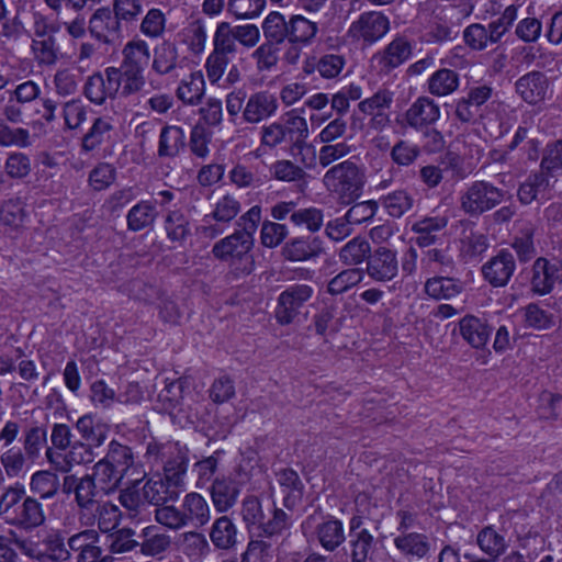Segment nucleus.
Returning a JSON list of instances; mask_svg holds the SVG:
<instances>
[{
  "label": "nucleus",
  "instance_id": "c756f323",
  "mask_svg": "<svg viewBox=\"0 0 562 562\" xmlns=\"http://www.w3.org/2000/svg\"><path fill=\"white\" fill-rule=\"evenodd\" d=\"M123 68H131L143 71L149 64L150 53L148 45L144 41L128 42L123 48Z\"/></svg>",
  "mask_w": 562,
  "mask_h": 562
},
{
  "label": "nucleus",
  "instance_id": "72a5a7b5",
  "mask_svg": "<svg viewBox=\"0 0 562 562\" xmlns=\"http://www.w3.org/2000/svg\"><path fill=\"white\" fill-rule=\"evenodd\" d=\"M476 543L492 560H497L507 548L505 538L491 526L484 527L477 533Z\"/></svg>",
  "mask_w": 562,
  "mask_h": 562
},
{
  "label": "nucleus",
  "instance_id": "ea45409f",
  "mask_svg": "<svg viewBox=\"0 0 562 562\" xmlns=\"http://www.w3.org/2000/svg\"><path fill=\"white\" fill-rule=\"evenodd\" d=\"M371 254V247L368 240L361 237H356L349 240L339 252L340 260L349 266H356L362 261H368Z\"/></svg>",
  "mask_w": 562,
  "mask_h": 562
},
{
  "label": "nucleus",
  "instance_id": "5701e85b",
  "mask_svg": "<svg viewBox=\"0 0 562 562\" xmlns=\"http://www.w3.org/2000/svg\"><path fill=\"white\" fill-rule=\"evenodd\" d=\"M186 147V135L181 127L167 125L162 127L158 142V157L175 158Z\"/></svg>",
  "mask_w": 562,
  "mask_h": 562
},
{
  "label": "nucleus",
  "instance_id": "09e8293b",
  "mask_svg": "<svg viewBox=\"0 0 562 562\" xmlns=\"http://www.w3.org/2000/svg\"><path fill=\"white\" fill-rule=\"evenodd\" d=\"M382 205L390 216L400 218L413 206V198L405 190H396L385 195Z\"/></svg>",
  "mask_w": 562,
  "mask_h": 562
},
{
  "label": "nucleus",
  "instance_id": "8fccbe9b",
  "mask_svg": "<svg viewBox=\"0 0 562 562\" xmlns=\"http://www.w3.org/2000/svg\"><path fill=\"white\" fill-rule=\"evenodd\" d=\"M373 543L374 538L368 529H361L351 537L349 541L351 562H367Z\"/></svg>",
  "mask_w": 562,
  "mask_h": 562
},
{
  "label": "nucleus",
  "instance_id": "49530a36",
  "mask_svg": "<svg viewBox=\"0 0 562 562\" xmlns=\"http://www.w3.org/2000/svg\"><path fill=\"white\" fill-rule=\"evenodd\" d=\"M189 459L183 453H178L168 460L164 467V480L179 491L183 485V476L188 470Z\"/></svg>",
  "mask_w": 562,
  "mask_h": 562
},
{
  "label": "nucleus",
  "instance_id": "f704fd0d",
  "mask_svg": "<svg viewBox=\"0 0 562 562\" xmlns=\"http://www.w3.org/2000/svg\"><path fill=\"white\" fill-rule=\"evenodd\" d=\"M143 541L139 542L140 552L146 555H156L165 552L171 544L168 535L159 532L156 526H149L143 530Z\"/></svg>",
  "mask_w": 562,
  "mask_h": 562
},
{
  "label": "nucleus",
  "instance_id": "7ed1b4c3",
  "mask_svg": "<svg viewBox=\"0 0 562 562\" xmlns=\"http://www.w3.org/2000/svg\"><path fill=\"white\" fill-rule=\"evenodd\" d=\"M254 237L237 229L234 234L215 243L212 254L216 259L228 261L237 276H248L254 271L255 259L251 255Z\"/></svg>",
  "mask_w": 562,
  "mask_h": 562
},
{
  "label": "nucleus",
  "instance_id": "4468645a",
  "mask_svg": "<svg viewBox=\"0 0 562 562\" xmlns=\"http://www.w3.org/2000/svg\"><path fill=\"white\" fill-rule=\"evenodd\" d=\"M323 241L317 236H300L289 239L281 248V256L291 262L316 259L323 254Z\"/></svg>",
  "mask_w": 562,
  "mask_h": 562
},
{
  "label": "nucleus",
  "instance_id": "a18cd8bd",
  "mask_svg": "<svg viewBox=\"0 0 562 562\" xmlns=\"http://www.w3.org/2000/svg\"><path fill=\"white\" fill-rule=\"evenodd\" d=\"M104 459L110 463H113V465L124 474H126L134 464V453L132 448L122 445L116 440H112L109 443V449Z\"/></svg>",
  "mask_w": 562,
  "mask_h": 562
},
{
  "label": "nucleus",
  "instance_id": "a878e982",
  "mask_svg": "<svg viewBox=\"0 0 562 562\" xmlns=\"http://www.w3.org/2000/svg\"><path fill=\"white\" fill-rule=\"evenodd\" d=\"M394 546L406 557L425 558L430 551L428 537L419 532H404L394 539Z\"/></svg>",
  "mask_w": 562,
  "mask_h": 562
},
{
  "label": "nucleus",
  "instance_id": "c9c22d12",
  "mask_svg": "<svg viewBox=\"0 0 562 562\" xmlns=\"http://www.w3.org/2000/svg\"><path fill=\"white\" fill-rule=\"evenodd\" d=\"M288 20L277 11L270 12L262 23L265 38L276 44H282L285 40L288 41Z\"/></svg>",
  "mask_w": 562,
  "mask_h": 562
},
{
  "label": "nucleus",
  "instance_id": "f257e3e1",
  "mask_svg": "<svg viewBox=\"0 0 562 562\" xmlns=\"http://www.w3.org/2000/svg\"><path fill=\"white\" fill-rule=\"evenodd\" d=\"M0 517L8 525L25 531H32L45 522L43 504L35 497L26 496L21 483H15L2 493Z\"/></svg>",
  "mask_w": 562,
  "mask_h": 562
},
{
  "label": "nucleus",
  "instance_id": "5fc2aeb1",
  "mask_svg": "<svg viewBox=\"0 0 562 562\" xmlns=\"http://www.w3.org/2000/svg\"><path fill=\"white\" fill-rule=\"evenodd\" d=\"M32 52L40 65H54L58 59V47L55 37L47 40H32Z\"/></svg>",
  "mask_w": 562,
  "mask_h": 562
},
{
  "label": "nucleus",
  "instance_id": "473e14b6",
  "mask_svg": "<svg viewBox=\"0 0 562 562\" xmlns=\"http://www.w3.org/2000/svg\"><path fill=\"white\" fill-rule=\"evenodd\" d=\"M157 216L156 207L147 201L135 204L127 213V228L132 232H139L150 226Z\"/></svg>",
  "mask_w": 562,
  "mask_h": 562
},
{
  "label": "nucleus",
  "instance_id": "9b49d317",
  "mask_svg": "<svg viewBox=\"0 0 562 562\" xmlns=\"http://www.w3.org/2000/svg\"><path fill=\"white\" fill-rule=\"evenodd\" d=\"M368 276L376 282L393 280L398 272L396 251L385 246H379L368 257Z\"/></svg>",
  "mask_w": 562,
  "mask_h": 562
},
{
  "label": "nucleus",
  "instance_id": "2f4dec72",
  "mask_svg": "<svg viewBox=\"0 0 562 562\" xmlns=\"http://www.w3.org/2000/svg\"><path fill=\"white\" fill-rule=\"evenodd\" d=\"M282 125L286 142L291 143L293 147L301 149L308 136L306 120L294 114V111H292L284 115Z\"/></svg>",
  "mask_w": 562,
  "mask_h": 562
},
{
  "label": "nucleus",
  "instance_id": "864d4df0",
  "mask_svg": "<svg viewBox=\"0 0 562 562\" xmlns=\"http://www.w3.org/2000/svg\"><path fill=\"white\" fill-rule=\"evenodd\" d=\"M165 228L171 241H182L190 235L189 221L180 211H171L167 215Z\"/></svg>",
  "mask_w": 562,
  "mask_h": 562
},
{
  "label": "nucleus",
  "instance_id": "bb28decb",
  "mask_svg": "<svg viewBox=\"0 0 562 562\" xmlns=\"http://www.w3.org/2000/svg\"><path fill=\"white\" fill-rule=\"evenodd\" d=\"M210 538L215 548L221 550L232 549L237 542V529L227 516L217 518L211 528Z\"/></svg>",
  "mask_w": 562,
  "mask_h": 562
},
{
  "label": "nucleus",
  "instance_id": "aec40b11",
  "mask_svg": "<svg viewBox=\"0 0 562 562\" xmlns=\"http://www.w3.org/2000/svg\"><path fill=\"white\" fill-rule=\"evenodd\" d=\"M315 533L322 548L328 552H334L346 541L342 521L330 515L316 526Z\"/></svg>",
  "mask_w": 562,
  "mask_h": 562
},
{
  "label": "nucleus",
  "instance_id": "7c9ffc66",
  "mask_svg": "<svg viewBox=\"0 0 562 562\" xmlns=\"http://www.w3.org/2000/svg\"><path fill=\"white\" fill-rule=\"evenodd\" d=\"M463 290L460 280L447 277H434L426 281V293L436 300H450Z\"/></svg>",
  "mask_w": 562,
  "mask_h": 562
},
{
  "label": "nucleus",
  "instance_id": "4c0bfd02",
  "mask_svg": "<svg viewBox=\"0 0 562 562\" xmlns=\"http://www.w3.org/2000/svg\"><path fill=\"white\" fill-rule=\"evenodd\" d=\"M113 126L109 120L97 117L92 126L82 138L81 148L85 151H92L101 144L109 140Z\"/></svg>",
  "mask_w": 562,
  "mask_h": 562
},
{
  "label": "nucleus",
  "instance_id": "412c9836",
  "mask_svg": "<svg viewBox=\"0 0 562 562\" xmlns=\"http://www.w3.org/2000/svg\"><path fill=\"white\" fill-rule=\"evenodd\" d=\"M412 55V45L403 36L395 37L379 57L381 71L389 74L404 64Z\"/></svg>",
  "mask_w": 562,
  "mask_h": 562
},
{
  "label": "nucleus",
  "instance_id": "20e7f679",
  "mask_svg": "<svg viewBox=\"0 0 562 562\" xmlns=\"http://www.w3.org/2000/svg\"><path fill=\"white\" fill-rule=\"evenodd\" d=\"M507 192L485 180L473 181L460 196V207L470 217H479L494 210Z\"/></svg>",
  "mask_w": 562,
  "mask_h": 562
},
{
  "label": "nucleus",
  "instance_id": "13d9d810",
  "mask_svg": "<svg viewBox=\"0 0 562 562\" xmlns=\"http://www.w3.org/2000/svg\"><path fill=\"white\" fill-rule=\"evenodd\" d=\"M135 532L132 529L123 528L106 537L111 553H125L139 547V542L134 539Z\"/></svg>",
  "mask_w": 562,
  "mask_h": 562
},
{
  "label": "nucleus",
  "instance_id": "f3484780",
  "mask_svg": "<svg viewBox=\"0 0 562 562\" xmlns=\"http://www.w3.org/2000/svg\"><path fill=\"white\" fill-rule=\"evenodd\" d=\"M440 117V109L428 97H419L405 112L407 125L415 130H424L437 122Z\"/></svg>",
  "mask_w": 562,
  "mask_h": 562
},
{
  "label": "nucleus",
  "instance_id": "a211bd4d",
  "mask_svg": "<svg viewBox=\"0 0 562 562\" xmlns=\"http://www.w3.org/2000/svg\"><path fill=\"white\" fill-rule=\"evenodd\" d=\"M277 109V98L267 91H259L249 97L243 111V119L247 123H259L274 114Z\"/></svg>",
  "mask_w": 562,
  "mask_h": 562
},
{
  "label": "nucleus",
  "instance_id": "4d7b16f0",
  "mask_svg": "<svg viewBox=\"0 0 562 562\" xmlns=\"http://www.w3.org/2000/svg\"><path fill=\"white\" fill-rule=\"evenodd\" d=\"M266 0H228L227 11L237 19H254L265 9Z\"/></svg>",
  "mask_w": 562,
  "mask_h": 562
},
{
  "label": "nucleus",
  "instance_id": "052dcab7",
  "mask_svg": "<svg viewBox=\"0 0 562 562\" xmlns=\"http://www.w3.org/2000/svg\"><path fill=\"white\" fill-rule=\"evenodd\" d=\"M540 168L551 177H554L562 169V139L547 145Z\"/></svg>",
  "mask_w": 562,
  "mask_h": 562
},
{
  "label": "nucleus",
  "instance_id": "dca6fc26",
  "mask_svg": "<svg viewBox=\"0 0 562 562\" xmlns=\"http://www.w3.org/2000/svg\"><path fill=\"white\" fill-rule=\"evenodd\" d=\"M240 490V483L233 477L224 475L215 477L210 487L215 509L218 513L229 510L237 503Z\"/></svg>",
  "mask_w": 562,
  "mask_h": 562
},
{
  "label": "nucleus",
  "instance_id": "58836bf2",
  "mask_svg": "<svg viewBox=\"0 0 562 562\" xmlns=\"http://www.w3.org/2000/svg\"><path fill=\"white\" fill-rule=\"evenodd\" d=\"M116 79L119 82V93L122 97H130L139 92L145 86L144 72L131 68H116Z\"/></svg>",
  "mask_w": 562,
  "mask_h": 562
},
{
  "label": "nucleus",
  "instance_id": "de8ad7c7",
  "mask_svg": "<svg viewBox=\"0 0 562 562\" xmlns=\"http://www.w3.org/2000/svg\"><path fill=\"white\" fill-rule=\"evenodd\" d=\"M47 443V431L44 427L34 426L24 432L23 451L29 460L34 461Z\"/></svg>",
  "mask_w": 562,
  "mask_h": 562
},
{
  "label": "nucleus",
  "instance_id": "69168bd1",
  "mask_svg": "<svg viewBox=\"0 0 562 562\" xmlns=\"http://www.w3.org/2000/svg\"><path fill=\"white\" fill-rule=\"evenodd\" d=\"M525 322L529 327L543 330L553 325V316L537 304L530 303L525 307Z\"/></svg>",
  "mask_w": 562,
  "mask_h": 562
},
{
  "label": "nucleus",
  "instance_id": "c03bdc74",
  "mask_svg": "<svg viewBox=\"0 0 562 562\" xmlns=\"http://www.w3.org/2000/svg\"><path fill=\"white\" fill-rule=\"evenodd\" d=\"M30 488L42 499H49L58 491L57 475L48 471H37L31 476Z\"/></svg>",
  "mask_w": 562,
  "mask_h": 562
},
{
  "label": "nucleus",
  "instance_id": "37998d69",
  "mask_svg": "<svg viewBox=\"0 0 562 562\" xmlns=\"http://www.w3.org/2000/svg\"><path fill=\"white\" fill-rule=\"evenodd\" d=\"M204 93V79L200 72L189 76L181 81L177 89V97L187 104H196Z\"/></svg>",
  "mask_w": 562,
  "mask_h": 562
},
{
  "label": "nucleus",
  "instance_id": "338daca9",
  "mask_svg": "<svg viewBox=\"0 0 562 562\" xmlns=\"http://www.w3.org/2000/svg\"><path fill=\"white\" fill-rule=\"evenodd\" d=\"M463 40L472 49L482 50L490 42V30L482 24L473 23L464 30Z\"/></svg>",
  "mask_w": 562,
  "mask_h": 562
},
{
  "label": "nucleus",
  "instance_id": "6e6d98bb",
  "mask_svg": "<svg viewBox=\"0 0 562 562\" xmlns=\"http://www.w3.org/2000/svg\"><path fill=\"white\" fill-rule=\"evenodd\" d=\"M291 526V516L283 509L273 507L272 517L267 521L261 520L259 528L266 537H274L281 535Z\"/></svg>",
  "mask_w": 562,
  "mask_h": 562
},
{
  "label": "nucleus",
  "instance_id": "cd10ccee",
  "mask_svg": "<svg viewBox=\"0 0 562 562\" xmlns=\"http://www.w3.org/2000/svg\"><path fill=\"white\" fill-rule=\"evenodd\" d=\"M288 41L293 45L310 44L318 31V26L315 22L310 21L308 19L300 14L291 15L290 19L288 20Z\"/></svg>",
  "mask_w": 562,
  "mask_h": 562
},
{
  "label": "nucleus",
  "instance_id": "ddd939ff",
  "mask_svg": "<svg viewBox=\"0 0 562 562\" xmlns=\"http://www.w3.org/2000/svg\"><path fill=\"white\" fill-rule=\"evenodd\" d=\"M61 492L66 495L74 494L75 502L81 509H91L95 504L94 498L98 494L95 481L90 474L83 476L68 474L64 476Z\"/></svg>",
  "mask_w": 562,
  "mask_h": 562
},
{
  "label": "nucleus",
  "instance_id": "f03ea898",
  "mask_svg": "<svg viewBox=\"0 0 562 562\" xmlns=\"http://www.w3.org/2000/svg\"><path fill=\"white\" fill-rule=\"evenodd\" d=\"M323 181L340 204L350 205L362 195L366 175L357 164L345 160L328 169Z\"/></svg>",
  "mask_w": 562,
  "mask_h": 562
},
{
  "label": "nucleus",
  "instance_id": "6e6552de",
  "mask_svg": "<svg viewBox=\"0 0 562 562\" xmlns=\"http://www.w3.org/2000/svg\"><path fill=\"white\" fill-rule=\"evenodd\" d=\"M562 283V261L538 257L531 266L530 289L543 296L550 294L555 284Z\"/></svg>",
  "mask_w": 562,
  "mask_h": 562
},
{
  "label": "nucleus",
  "instance_id": "a19ab883",
  "mask_svg": "<svg viewBox=\"0 0 562 562\" xmlns=\"http://www.w3.org/2000/svg\"><path fill=\"white\" fill-rule=\"evenodd\" d=\"M124 475L125 474L115 468L113 463H110L103 458L94 464L93 474L91 476L103 484V490L112 491L120 486Z\"/></svg>",
  "mask_w": 562,
  "mask_h": 562
},
{
  "label": "nucleus",
  "instance_id": "c85d7f7f",
  "mask_svg": "<svg viewBox=\"0 0 562 562\" xmlns=\"http://www.w3.org/2000/svg\"><path fill=\"white\" fill-rule=\"evenodd\" d=\"M178 59L176 43L164 41L154 48L153 69L159 75L170 74L177 68Z\"/></svg>",
  "mask_w": 562,
  "mask_h": 562
},
{
  "label": "nucleus",
  "instance_id": "3c124183",
  "mask_svg": "<svg viewBox=\"0 0 562 562\" xmlns=\"http://www.w3.org/2000/svg\"><path fill=\"white\" fill-rule=\"evenodd\" d=\"M363 278V270L358 268H350L341 271L334 277L328 285L327 291L330 294H341L349 290L351 286L358 284Z\"/></svg>",
  "mask_w": 562,
  "mask_h": 562
},
{
  "label": "nucleus",
  "instance_id": "393cba45",
  "mask_svg": "<svg viewBox=\"0 0 562 562\" xmlns=\"http://www.w3.org/2000/svg\"><path fill=\"white\" fill-rule=\"evenodd\" d=\"M183 514L187 525L204 526L211 518L206 499L198 493L187 494L183 501Z\"/></svg>",
  "mask_w": 562,
  "mask_h": 562
},
{
  "label": "nucleus",
  "instance_id": "1a4fd4ad",
  "mask_svg": "<svg viewBox=\"0 0 562 562\" xmlns=\"http://www.w3.org/2000/svg\"><path fill=\"white\" fill-rule=\"evenodd\" d=\"M516 270L514 252L502 248L482 268L484 279L494 288L506 286Z\"/></svg>",
  "mask_w": 562,
  "mask_h": 562
},
{
  "label": "nucleus",
  "instance_id": "0eeeda50",
  "mask_svg": "<svg viewBox=\"0 0 562 562\" xmlns=\"http://www.w3.org/2000/svg\"><path fill=\"white\" fill-rule=\"evenodd\" d=\"M19 434L20 425L14 420H8L0 430V443L3 448L0 467L9 477L19 476L29 460L23 449L13 445Z\"/></svg>",
  "mask_w": 562,
  "mask_h": 562
},
{
  "label": "nucleus",
  "instance_id": "f8f14e48",
  "mask_svg": "<svg viewBox=\"0 0 562 562\" xmlns=\"http://www.w3.org/2000/svg\"><path fill=\"white\" fill-rule=\"evenodd\" d=\"M390 27L389 19L381 12H364L349 27V35L373 43L381 38Z\"/></svg>",
  "mask_w": 562,
  "mask_h": 562
},
{
  "label": "nucleus",
  "instance_id": "b1692460",
  "mask_svg": "<svg viewBox=\"0 0 562 562\" xmlns=\"http://www.w3.org/2000/svg\"><path fill=\"white\" fill-rule=\"evenodd\" d=\"M278 482L282 487L289 490L283 497V506L290 510L294 509L303 498L304 484L293 469H282L277 473Z\"/></svg>",
  "mask_w": 562,
  "mask_h": 562
},
{
  "label": "nucleus",
  "instance_id": "6ab92c4d",
  "mask_svg": "<svg viewBox=\"0 0 562 562\" xmlns=\"http://www.w3.org/2000/svg\"><path fill=\"white\" fill-rule=\"evenodd\" d=\"M462 338L473 348H483L492 335V327L486 321L467 315L459 322Z\"/></svg>",
  "mask_w": 562,
  "mask_h": 562
},
{
  "label": "nucleus",
  "instance_id": "bf43d9fd",
  "mask_svg": "<svg viewBox=\"0 0 562 562\" xmlns=\"http://www.w3.org/2000/svg\"><path fill=\"white\" fill-rule=\"evenodd\" d=\"M236 38L233 27L228 22H221L215 31L213 45L214 50L223 54H232L236 52Z\"/></svg>",
  "mask_w": 562,
  "mask_h": 562
},
{
  "label": "nucleus",
  "instance_id": "e2e57ef3",
  "mask_svg": "<svg viewBox=\"0 0 562 562\" xmlns=\"http://www.w3.org/2000/svg\"><path fill=\"white\" fill-rule=\"evenodd\" d=\"M517 9L514 5L507 7L502 15L488 24L490 43H497L516 20Z\"/></svg>",
  "mask_w": 562,
  "mask_h": 562
},
{
  "label": "nucleus",
  "instance_id": "9d476101",
  "mask_svg": "<svg viewBox=\"0 0 562 562\" xmlns=\"http://www.w3.org/2000/svg\"><path fill=\"white\" fill-rule=\"evenodd\" d=\"M116 67H108L104 74L94 72L89 76L83 93L94 104L101 105L106 99H115L119 94V82L116 75Z\"/></svg>",
  "mask_w": 562,
  "mask_h": 562
},
{
  "label": "nucleus",
  "instance_id": "774afa93",
  "mask_svg": "<svg viewBox=\"0 0 562 562\" xmlns=\"http://www.w3.org/2000/svg\"><path fill=\"white\" fill-rule=\"evenodd\" d=\"M288 235V228L283 224L265 222L261 227V243L273 248L280 245Z\"/></svg>",
  "mask_w": 562,
  "mask_h": 562
},
{
  "label": "nucleus",
  "instance_id": "2eb2a0df",
  "mask_svg": "<svg viewBox=\"0 0 562 562\" xmlns=\"http://www.w3.org/2000/svg\"><path fill=\"white\" fill-rule=\"evenodd\" d=\"M549 80L541 71H530L515 82L516 93L528 104L536 105L546 99Z\"/></svg>",
  "mask_w": 562,
  "mask_h": 562
},
{
  "label": "nucleus",
  "instance_id": "423d86ee",
  "mask_svg": "<svg viewBox=\"0 0 562 562\" xmlns=\"http://www.w3.org/2000/svg\"><path fill=\"white\" fill-rule=\"evenodd\" d=\"M314 290L305 283H294L283 290L274 308V317L278 324L284 326L295 322L302 307L311 300Z\"/></svg>",
  "mask_w": 562,
  "mask_h": 562
},
{
  "label": "nucleus",
  "instance_id": "603ef678",
  "mask_svg": "<svg viewBox=\"0 0 562 562\" xmlns=\"http://www.w3.org/2000/svg\"><path fill=\"white\" fill-rule=\"evenodd\" d=\"M295 226H305L311 233H315L323 226L324 214L317 207H307L293 211L290 215Z\"/></svg>",
  "mask_w": 562,
  "mask_h": 562
},
{
  "label": "nucleus",
  "instance_id": "e433bc0d",
  "mask_svg": "<svg viewBox=\"0 0 562 562\" xmlns=\"http://www.w3.org/2000/svg\"><path fill=\"white\" fill-rule=\"evenodd\" d=\"M459 86V75L452 70L442 68L437 70L428 81L431 94L443 97L452 93Z\"/></svg>",
  "mask_w": 562,
  "mask_h": 562
},
{
  "label": "nucleus",
  "instance_id": "0e129e2a",
  "mask_svg": "<svg viewBox=\"0 0 562 562\" xmlns=\"http://www.w3.org/2000/svg\"><path fill=\"white\" fill-rule=\"evenodd\" d=\"M273 177L281 181L292 182L306 178V172L290 160H278L271 167Z\"/></svg>",
  "mask_w": 562,
  "mask_h": 562
},
{
  "label": "nucleus",
  "instance_id": "680f3d73",
  "mask_svg": "<svg viewBox=\"0 0 562 562\" xmlns=\"http://www.w3.org/2000/svg\"><path fill=\"white\" fill-rule=\"evenodd\" d=\"M115 177V168L110 164L102 162L90 171L89 183L94 190L101 191L110 187Z\"/></svg>",
  "mask_w": 562,
  "mask_h": 562
},
{
  "label": "nucleus",
  "instance_id": "39448f33",
  "mask_svg": "<svg viewBox=\"0 0 562 562\" xmlns=\"http://www.w3.org/2000/svg\"><path fill=\"white\" fill-rule=\"evenodd\" d=\"M76 429L83 441H75L70 456L77 463L93 461V447H100L106 439L109 427L100 422H94L91 415L80 417L76 423Z\"/></svg>",
  "mask_w": 562,
  "mask_h": 562
},
{
  "label": "nucleus",
  "instance_id": "4be33fe9",
  "mask_svg": "<svg viewBox=\"0 0 562 562\" xmlns=\"http://www.w3.org/2000/svg\"><path fill=\"white\" fill-rule=\"evenodd\" d=\"M179 492L180 491H176L175 487L160 475L150 477L142 487V495L143 498H145V503L157 507L170 501L178 499Z\"/></svg>",
  "mask_w": 562,
  "mask_h": 562
},
{
  "label": "nucleus",
  "instance_id": "79ce46f5",
  "mask_svg": "<svg viewBox=\"0 0 562 562\" xmlns=\"http://www.w3.org/2000/svg\"><path fill=\"white\" fill-rule=\"evenodd\" d=\"M120 20L122 19L115 12L112 13L109 8L98 9L90 19V31L97 33L99 38L102 31H106L111 35H117L121 27Z\"/></svg>",
  "mask_w": 562,
  "mask_h": 562
}]
</instances>
